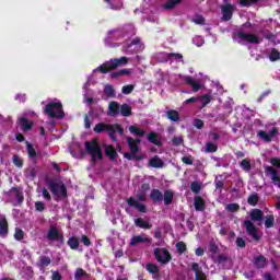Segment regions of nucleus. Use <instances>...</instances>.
<instances>
[{
	"mask_svg": "<svg viewBox=\"0 0 280 280\" xmlns=\"http://www.w3.org/2000/svg\"><path fill=\"white\" fill-rule=\"evenodd\" d=\"M270 163L273 167H278V170L280 171V159L279 158H271Z\"/></svg>",
	"mask_w": 280,
	"mask_h": 280,
	"instance_id": "obj_63",
	"label": "nucleus"
},
{
	"mask_svg": "<svg viewBox=\"0 0 280 280\" xmlns=\"http://www.w3.org/2000/svg\"><path fill=\"white\" fill-rule=\"evenodd\" d=\"M84 145L85 152L91 155V161L93 164L104 159V154L102 153V147H100V142L97 141V139L85 141Z\"/></svg>",
	"mask_w": 280,
	"mask_h": 280,
	"instance_id": "obj_2",
	"label": "nucleus"
},
{
	"mask_svg": "<svg viewBox=\"0 0 280 280\" xmlns=\"http://www.w3.org/2000/svg\"><path fill=\"white\" fill-rule=\"evenodd\" d=\"M119 110H120L119 103L113 101V102H110L109 105H108L107 115H108L109 117H117V115H119Z\"/></svg>",
	"mask_w": 280,
	"mask_h": 280,
	"instance_id": "obj_20",
	"label": "nucleus"
},
{
	"mask_svg": "<svg viewBox=\"0 0 280 280\" xmlns=\"http://www.w3.org/2000/svg\"><path fill=\"white\" fill-rule=\"evenodd\" d=\"M191 270L195 271V280H207V276L198 262H192Z\"/></svg>",
	"mask_w": 280,
	"mask_h": 280,
	"instance_id": "obj_17",
	"label": "nucleus"
},
{
	"mask_svg": "<svg viewBox=\"0 0 280 280\" xmlns=\"http://www.w3.org/2000/svg\"><path fill=\"white\" fill-rule=\"evenodd\" d=\"M241 8H252V5H257L259 0H238Z\"/></svg>",
	"mask_w": 280,
	"mask_h": 280,
	"instance_id": "obj_41",
	"label": "nucleus"
},
{
	"mask_svg": "<svg viewBox=\"0 0 280 280\" xmlns=\"http://www.w3.org/2000/svg\"><path fill=\"white\" fill-rule=\"evenodd\" d=\"M105 156H107L109 161L117 160V150H115V147L113 144L105 145Z\"/></svg>",
	"mask_w": 280,
	"mask_h": 280,
	"instance_id": "obj_21",
	"label": "nucleus"
},
{
	"mask_svg": "<svg viewBox=\"0 0 280 280\" xmlns=\"http://www.w3.org/2000/svg\"><path fill=\"white\" fill-rule=\"evenodd\" d=\"M243 226H245L247 235L253 237L255 242H259L261 240V236H259V234L257 233V226H255V223H253V221L245 220Z\"/></svg>",
	"mask_w": 280,
	"mask_h": 280,
	"instance_id": "obj_9",
	"label": "nucleus"
},
{
	"mask_svg": "<svg viewBox=\"0 0 280 280\" xmlns=\"http://www.w3.org/2000/svg\"><path fill=\"white\" fill-rule=\"evenodd\" d=\"M223 5H221L222 21H231L233 19V12H235V5L229 3V0H223Z\"/></svg>",
	"mask_w": 280,
	"mask_h": 280,
	"instance_id": "obj_7",
	"label": "nucleus"
},
{
	"mask_svg": "<svg viewBox=\"0 0 280 280\" xmlns=\"http://www.w3.org/2000/svg\"><path fill=\"white\" fill-rule=\"evenodd\" d=\"M175 248L177 249L178 255H183L187 252V244L185 242L180 241L176 243Z\"/></svg>",
	"mask_w": 280,
	"mask_h": 280,
	"instance_id": "obj_44",
	"label": "nucleus"
},
{
	"mask_svg": "<svg viewBox=\"0 0 280 280\" xmlns=\"http://www.w3.org/2000/svg\"><path fill=\"white\" fill-rule=\"evenodd\" d=\"M35 210L38 211L39 213H43V211H45V202L36 201L35 202Z\"/></svg>",
	"mask_w": 280,
	"mask_h": 280,
	"instance_id": "obj_62",
	"label": "nucleus"
},
{
	"mask_svg": "<svg viewBox=\"0 0 280 280\" xmlns=\"http://www.w3.org/2000/svg\"><path fill=\"white\" fill-rule=\"evenodd\" d=\"M104 94L107 97H115V89L113 88V85H106L104 89Z\"/></svg>",
	"mask_w": 280,
	"mask_h": 280,
	"instance_id": "obj_50",
	"label": "nucleus"
},
{
	"mask_svg": "<svg viewBox=\"0 0 280 280\" xmlns=\"http://www.w3.org/2000/svg\"><path fill=\"white\" fill-rule=\"evenodd\" d=\"M110 124H106V122H98L95 125L94 127V132L96 135H102V132H108V128H109Z\"/></svg>",
	"mask_w": 280,
	"mask_h": 280,
	"instance_id": "obj_30",
	"label": "nucleus"
},
{
	"mask_svg": "<svg viewBox=\"0 0 280 280\" xmlns=\"http://www.w3.org/2000/svg\"><path fill=\"white\" fill-rule=\"evenodd\" d=\"M164 205L170 207L172 202H174V192L172 190H165L163 194Z\"/></svg>",
	"mask_w": 280,
	"mask_h": 280,
	"instance_id": "obj_33",
	"label": "nucleus"
},
{
	"mask_svg": "<svg viewBox=\"0 0 280 280\" xmlns=\"http://www.w3.org/2000/svg\"><path fill=\"white\" fill-rule=\"evenodd\" d=\"M194 205H195L196 211H205V209H206L205 199H202V197H200V196L195 197Z\"/></svg>",
	"mask_w": 280,
	"mask_h": 280,
	"instance_id": "obj_29",
	"label": "nucleus"
},
{
	"mask_svg": "<svg viewBox=\"0 0 280 280\" xmlns=\"http://www.w3.org/2000/svg\"><path fill=\"white\" fill-rule=\"evenodd\" d=\"M51 265V258L49 256H40L39 261L37 262V266L39 268H47V266Z\"/></svg>",
	"mask_w": 280,
	"mask_h": 280,
	"instance_id": "obj_37",
	"label": "nucleus"
},
{
	"mask_svg": "<svg viewBox=\"0 0 280 280\" xmlns=\"http://www.w3.org/2000/svg\"><path fill=\"white\" fill-rule=\"evenodd\" d=\"M241 167H242V170L244 171V172H250V170H252V164H250V161H248V160H242L241 161Z\"/></svg>",
	"mask_w": 280,
	"mask_h": 280,
	"instance_id": "obj_51",
	"label": "nucleus"
},
{
	"mask_svg": "<svg viewBox=\"0 0 280 280\" xmlns=\"http://www.w3.org/2000/svg\"><path fill=\"white\" fill-rule=\"evenodd\" d=\"M172 143L175 148H178V145H183L185 143V139H183V137L175 136L172 139Z\"/></svg>",
	"mask_w": 280,
	"mask_h": 280,
	"instance_id": "obj_52",
	"label": "nucleus"
},
{
	"mask_svg": "<svg viewBox=\"0 0 280 280\" xmlns=\"http://www.w3.org/2000/svg\"><path fill=\"white\" fill-rule=\"evenodd\" d=\"M45 115L49 116L50 119H63L65 110H62V103L49 102L44 108Z\"/></svg>",
	"mask_w": 280,
	"mask_h": 280,
	"instance_id": "obj_4",
	"label": "nucleus"
},
{
	"mask_svg": "<svg viewBox=\"0 0 280 280\" xmlns=\"http://www.w3.org/2000/svg\"><path fill=\"white\" fill-rule=\"evenodd\" d=\"M247 202L250 205V207H257V205L259 203V194L253 192L252 195H249V197L247 198Z\"/></svg>",
	"mask_w": 280,
	"mask_h": 280,
	"instance_id": "obj_38",
	"label": "nucleus"
},
{
	"mask_svg": "<svg viewBox=\"0 0 280 280\" xmlns=\"http://www.w3.org/2000/svg\"><path fill=\"white\" fill-rule=\"evenodd\" d=\"M126 65H128V57L114 58L98 66L96 71L109 73V71H115L118 67H126Z\"/></svg>",
	"mask_w": 280,
	"mask_h": 280,
	"instance_id": "obj_3",
	"label": "nucleus"
},
{
	"mask_svg": "<svg viewBox=\"0 0 280 280\" xmlns=\"http://www.w3.org/2000/svg\"><path fill=\"white\" fill-rule=\"evenodd\" d=\"M13 164L15 167H23V159H21L19 155H13Z\"/></svg>",
	"mask_w": 280,
	"mask_h": 280,
	"instance_id": "obj_59",
	"label": "nucleus"
},
{
	"mask_svg": "<svg viewBox=\"0 0 280 280\" xmlns=\"http://www.w3.org/2000/svg\"><path fill=\"white\" fill-rule=\"evenodd\" d=\"M11 194H14L16 199V205H23L25 201V196H23V190L19 187H11L9 191H4L5 196H12Z\"/></svg>",
	"mask_w": 280,
	"mask_h": 280,
	"instance_id": "obj_13",
	"label": "nucleus"
},
{
	"mask_svg": "<svg viewBox=\"0 0 280 280\" xmlns=\"http://www.w3.org/2000/svg\"><path fill=\"white\" fill-rule=\"evenodd\" d=\"M136 200L138 201V202H145L147 200H148V194H145V192H138L137 195H136Z\"/></svg>",
	"mask_w": 280,
	"mask_h": 280,
	"instance_id": "obj_57",
	"label": "nucleus"
},
{
	"mask_svg": "<svg viewBox=\"0 0 280 280\" xmlns=\"http://www.w3.org/2000/svg\"><path fill=\"white\" fill-rule=\"evenodd\" d=\"M108 132V137L109 139L114 142L117 143L118 139H117V127L116 124H109V127L107 129Z\"/></svg>",
	"mask_w": 280,
	"mask_h": 280,
	"instance_id": "obj_28",
	"label": "nucleus"
},
{
	"mask_svg": "<svg viewBox=\"0 0 280 280\" xmlns=\"http://www.w3.org/2000/svg\"><path fill=\"white\" fill-rule=\"evenodd\" d=\"M180 3H183V0H167L164 3V10H174V8H177Z\"/></svg>",
	"mask_w": 280,
	"mask_h": 280,
	"instance_id": "obj_35",
	"label": "nucleus"
},
{
	"mask_svg": "<svg viewBox=\"0 0 280 280\" xmlns=\"http://www.w3.org/2000/svg\"><path fill=\"white\" fill-rule=\"evenodd\" d=\"M138 244H152V238L141 235L132 236L130 238L129 246H137Z\"/></svg>",
	"mask_w": 280,
	"mask_h": 280,
	"instance_id": "obj_15",
	"label": "nucleus"
},
{
	"mask_svg": "<svg viewBox=\"0 0 280 280\" xmlns=\"http://www.w3.org/2000/svg\"><path fill=\"white\" fill-rule=\"evenodd\" d=\"M269 60L271 62H277V60H280V52L277 50V48H272L271 52L269 55Z\"/></svg>",
	"mask_w": 280,
	"mask_h": 280,
	"instance_id": "obj_45",
	"label": "nucleus"
},
{
	"mask_svg": "<svg viewBox=\"0 0 280 280\" xmlns=\"http://www.w3.org/2000/svg\"><path fill=\"white\" fill-rule=\"evenodd\" d=\"M47 187L50 189L51 194L55 196V198H67V186H65V183H56V180L50 179L47 182Z\"/></svg>",
	"mask_w": 280,
	"mask_h": 280,
	"instance_id": "obj_5",
	"label": "nucleus"
},
{
	"mask_svg": "<svg viewBox=\"0 0 280 280\" xmlns=\"http://www.w3.org/2000/svg\"><path fill=\"white\" fill-rule=\"evenodd\" d=\"M153 255L156 261H159V264H163L164 266L172 261V254H170V250H167L166 248L161 249L156 247L153 249Z\"/></svg>",
	"mask_w": 280,
	"mask_h": 280,
	"instance_id": "obj_6",
	"label": "nucleus"
},
{
	"mask_svg": "<svg viewBox=\"0 0 280 280\" xmlns=\"http://www.w3.org/2000/svg\"><path fill=\"white\" fill-rule=\"evenodd\" d=\"M147 271L149 275H152L153 280H161V269L156 264L148 262Z\"/></svg>",
	"mask_w": 280,
	"mask_h": 280,
	"instance_id": "obj_14",
	"label": "nucleus"
},
{
	"mask_svg": "<svg viewBox=\"0 0 280 280\" xmlns=\"http://www.w3.org/2000/svg\"><path fill=\"white\" fill-rule=\"evenodd\" d=\"M166 58L168 60H172V58H175L176 60H183V54H178V52H168L166 54Z\"/></svg>",
	"mask_w": 280,
	"mask_h": 280,
	"instance_id": "obj_58",
	"label": "nucleus"
},
{
	"mask_svg": "<svg viewBox=\"0 0 280 280\" xmlns=\"http://www.w3.org/2000/svg\"><path fill=\"white\" fill-rule=\"evenodd\" d=\"M253 264H254L255 268H257L258 270H264V268H266V264H267L266 256L259 255V256L254 257Z\"/></svg>",
	"mask_w": 280,
	"mask_h": 280,
	"instance_id": "obj_19",
	"label": "nucleus"
},
{
	"mask_svg": "<svg viewBox=\"0 0 280 280\" xmlns=\"http://www.w3.org/2000/svg\"><path fill=\"white\" fill-rule=\"evenodd\" d=\"M276 135H279V129H277V127H273L269 133L265 130L257 131V137H259L261 141H265L266 143H270V141H272V137H276Z\"/></svg>",
	"mask_w": 280,
	"mask_h": 280,
	"instance_id": "obj_10",
	"label": "nucleus"
},
{
	"mask_svg": "<svg viewBox=\"0 0 280 280\" xmlns=\"http://www.w3.org/2000/svg\"><path fill=\"white\" fill-rule=\"evenodd\" d=\"M94 109L93 107L89 110L88 114H84V128L85 130H91V117H93Z\"/></svg>",
	"mask_w": 280,
	"mask_h": 280,
	"instance_id": "obj_36",
	"label": "nucleus"
},
{
	"mask_svg": "<svg viewBox=\"0 0 280 280\" xmlns=\"http://www.w3.org/2000/svg\"><path fill=\"white\" fill-rule=\"evenodd\" d=\"M226 211L230 213H237L240 211V203H229L225 206Z\"/></svg>",
	"mask_w": 280,
	"mask_h": 280,
	"instance_id": "obj_49",
	"label": "nucleus"
},
{
	"mask_svg": "<svg viewBox=\"0 0 280 280\" xmlns=\"http://www.w3.org/2000/svg\"><path fill=\"white\" fill-rule=\"evenodd\" d=\"M149 167H154L155 170H161L165 167V162L161 160L159 155H154L149 160Z\"/></svg>",
	"mask_w": 280,
	"mask_h": 280,
	"instance_id": "obj_18",
	"label": "nucleus"
},
{
	"mask_svg": "<svg viewBox=\"0 0 280 280\" xmlns=\"http://www.w3.org/2000/svg\"><path fill=\"white\" fill-rule=\"evenodd\" d=\"M129 131L131 135H136L137 137H145V131L137 126H130Z\"/></svg>",
	"mask_w": 280,
	"mask_h": 280,
	"instance_id": "obj_40",
	"label": "nucleus"
},
{
	"mask_svg": "<svg viewBox=\"0 0 280 280\" xmlns=\"http://www.w3.org/2000/svg\"><path fill=\"white\" fill-rule=\"evenodd\" d=\"M132 91H135V85H132V84L124 85L121 89V93H124V95H130V93H132Z\"/></svg>",
	"mask_w": 280,
	"mask_h": 280,
	"instance_id": "obj_55",
	"label": "nucleus"
},
{
	"mask_svg": "<svg viewBox=\"0 0 280 280\" xmlns=\"http://www.w3.org/2000/svg\"><path fill=\"white\" fill-rule=\"evenodd\" d=\"M205 152H207V153L218 152V144H215L213 142L206 143Z\"/></svg>",
	"mask_w": 280,
	"mask_h": 280,
	"instance_id": "obj_48",
	"label": "nucleus"
},
{
	"mask_svg": "<svg viewBox=\"0 0 280 280\" xmlns=\"http://www.w3.org/2000/svg\"><path fill=\"white\" fill-rule=\"evenodd\" d=\"M84 277H88L86 271H84L82 268H78L74 273V279H82Z\"/></svg>",
	"mask_w": 280,
	"mask_h": 280,
	"instance_id": "obj_54",
	"label": "nucleus"
},
{
	"mask_svg": "<svg viewBox=\"0 0 280 280\" xmlns=\"http://www.w3.org/2000/svg\"><path fill=\"white\" fill-rule=\"evenodd\" d=\"M249 218H250L252 222H262L264 221V211L255 208L252 210Z\"/></svg>",
	"mask_w": 280,
	"mask_h": 280,
	"instance_id": "obj_22",
	"label": "nucleus"
},
{
	"mask_svg": "<svg viewBox=\"0 0 280 280\" xmlns=\"http://www.w3.org/2000/svg\"><path fill=\"white\" fill-rule=\"evenodd\" d=\"M60 234L61 233L58 228H56V225H51L47 232V240H49V242H56Z\"/></svg>",
	"mask_w": 280,
	"mask_h": 280,
	"instance_id": "obj_23",
	"label": "nucleus"
},
{
	"mask_svg": "<svg viewBox=\"0 0 280 280\" xmlns=\"http://www.w3.org/2000/svg\"><path fill=\"white\" fill-rule=\"evenodd\" d=\"M119 113L122 117H130L132 115V107L125 103L120 106Z\"/></svg>",
	"mask_w": 280,
	"mask_h": 280,
	"instance_id": "obj_34",
	"label": "nucleus"
},
{
	"mask_svg": "<svg viewBox=\"0 0 280 280\" xmlns=\"http://www.w3.org/2000/svg\"><path fill=\"white\" fill-rule=\"evenodd\" d=\"M18 126H20L22 132H30L34 128V121L27 117H20L18 119Z\"/></svg>",
	"mask_w": 280,
	"mask_h": 280,
	"instance_id": "obj_12",
	"label": "nucleus"
},
{
	"mask_svg": "<svg viewBox=\"0 0 280 280\" xmlns=\"http://www.w3.org/2000/svg\"><path fill=\"white\" fill-rule=\"evenodd\" d=\"M24 237H25V232H23V230L16 228L15 233H14V240H16L18 242H21V240H24Z\"/></svg>",
	"mask_w": 280,
	"mask_h": 280,
	"instance_id": "obj_53",
	"label": "nucleus"
},
{
	"mask_svg": "<svg viewBox=\"0 0 280 280\" xmlns=\"http://www.w3.org/2000/svg\"><path fill=\"white\" fill-rule=\"evenodd\" d=\"M275 226V215L269 214L265 219V229H272Z\"/></svg>",
	"mask_w": 280,
	"mask_h": 280,
	"instance_id": "obj_43",
	"label": "nucleus"
},
{
	"mask_svg": "<svg viewBox=\"0 0 280 280\" xmlns=\"http://www.w3.org/2000/svg\"><path fill=\"white\" fill-rule=\"evenodd\" d=\"M26 150L30 159H36V149H34V145L32 143L26 141Z\"/></svg>",
	"mask_w": 280,
	"mask_h": 280,
	"instance_id": "obj_47",
	"label": "nucleus"
},
{
	"mask_svg": "<svg viewBox=\"0 0 280 280\" xmlns=\"http://www.w3.org/2000/svg\"><path fill=\"white\" fill-rule=\"evenodd\" d=\"M135 225L138 226V229H147V230L152 229V224H150V222L143 220V218H137L135 220Z\"/></svg>",
	"mask_w": 280,
	"mask_h": 280,
	"instance_id": "obj_31",
	"label": "nucleus"
},
{
	"mask_svg": "<svg viewBox=\"0 0 280 280\" xmlns=\"http://www.w3.org/2000/svg\"><path fill=\"white\" fill-rule=\"evenodd\" d=\"M121 75H130V70L129 69H122V70H118L116 72L110 73V78L113 80H116V78H121Z\"/></svg>",
	"mask_w": 280,
	"mask_h": 280,
	"instance_id": "obj_39",
	"label": "nucleus"
},
{
	"mask_svg": "<svg viewBox=\"0 0 280 280\" xmlns=\"http://www.w3.org/2000/svg\"><path fill=\"white\" fill-rule=\"evenodd\" d=\"M202 189V184H200V182H192L190 184V190L192 191V194H195L196 196H198V194H200V190Z\"/></svg>",
	"mask_w": 280,
	"mask_h": 280,
	"instance_id": "obj_42",
	"label": "nucleus"
},
{
	"mask_svg": "<svg viewBox=\"0 0 280 280\" xmlns=\"http://www.w3.org/2000/svg\"><path fill=\"white\" fill-rule=\"evenodd\" d=\"M9 233L8 219L5 217L0 219V237H7Z\"/></svg>",
	"mask_w": 280,
	"mask_h": 280,
	"instance_id": "obj_26",
	"label": "nucleus"
},
{
	"mask_svg": "<svg viewBox=\"0 0 280 280\" xmlns=\"http://www.w3.org/2000/svg\"><path fill=\"white\" fill-rule=\"evenodd\" d=\"M150 189H152V187H150V184H148V183L142 184L140 187V191L142 194H148V191H150Z\"/></svg>",
	"mask_w": 280,
	"mask_h": 280,
	"instance_id": "obj_64",
	"label": "nucleus"
},
{
	"mask_svg": "<svg viewBox=\"0 0 280 280\" xmlns=\"http://www.w3.org/2000/svg\"><path fill=\"white\" fill-rule=\"evenodd\" d=\"M128 207H132L133 209H137L139 213H148V207L141 202H139L135 197H129L127 199Z\"/></svg>",
	"mask_w": 280,
	"mask_h": 280,
	"instance_id": "obj_11",
	"label": "nucleus"
},
{
	"mask_svg": "<svg viewBox=\"0 0 280 280\" xmlns=\"http://www.w3.org/2000/svg\"><path fill=\"white\" fill-rule=\"evenodd\" d=\"M194 126L197 128V130H202L205 128V121H202V119L196 118Z\"/></svg>",
	"mask_w": 280,
	"mask_h": 280,
	"instance_id": "obj_61",
	"label": "nucleus"
},
{
	"mask_svg": "<svg viewBox=\"0 0 280 280\" xmlns=\"http://www.w3.org/2000/svg\"><path fill=\"white\" fill-rule=\"evenodd\" d=\"M140 143H141L140 139H133L132 137H128L127 145L130 152H125L124 159H127V161H143V159H145V155L143 153H139Z\"/></svg>",
	"mask_w": 280,
	"mask_h": 280,
	"instance_id": "obj_1",
	"label": "nucleus"
},
{
	"mask_svg": "<svg viewBox=\"0 0 280 280\" xmlns=\"http://www.w3.org/2000/svg\"><path fill=\"white\" fill-rule=\"evenodd\" d=\"M166 117L170 121L178 122L180 121V114L176 109H170L166 112Z\"/></svg>",
	"mask_w": 280,
	"mask_h": 280,
	"instance_id": "obj_27",
	"label": "nucleus"
},
{
	"mask_svg": "<svg viewBox=\"0 0 280 280\" xmlns=\"http://www.w3.org/2000/svg\"><path fill=\"white\" fill-rule=\"evenodd\" d=\"M69 248H71V250H78L80 248V240L78 238V236H71L68 242H67Z\"/></svg>",
	"mask_w": 280,
	"mask_h": 280,
	"instance_id": "obj_32",
	"label": "nucleus"
},
{
	"mask_svg": "<svg viewBox=\"0 0 280 280\" xmlns=\"http://www.w3.org/2000/svg\"><path fill=\"white\" fill-rule=\"evenodd\" d=\"M147 139L149 143H153V145H158V148L163 145V142H161V139H159V133L156 132H149Z\"/></svg>",
	"mask_w": 280,
	"mask_h": 280,
	"instance_id": "obj_25",
	"label": "nucleus"
},
{
	"mask_svg": "<svg viewBox=\"0 0 280 280\" xmlns=\"http://www.w3.org/2000/svg\"><path fill=\"white\" fill-rule=\"evenodd\" d=\"M199 102L201 103V108H205L208 104H211V96L209 94L199 96Z\"/></svg>",
	"mask_w": 280,
	"mask_h": 280,
	"instance_id": "obj_46",
	"label": "nucleus"
},
{
	"mask_svg": "<svg viewBox=\"0 0 280 280\" xmlns=\"http://www.w3.org/2000/svg\"><path fill=\"white\" fill-rule=\"evenodd\" d=\"M184 82L188 84V86H191L194 93H198L201 89L200 83L196 82L194 77H184Z\"/></svg>",
	"mask_w": 280,
	"mask_h": 280,
	"instance_id": "obj_24",
	"label": "nucleus"
},
{
	"mask_svg": "<svg viewBox=\"0 0 280 280\" xmlns=\"http://www.w3.org/2000/svg\"><path fill=\"white\" fill-rule=\"evenodd\" d=\"M225 261H231V257L224 255V254H220L217 257V264H225Z\"/></svg>",
	"mask_w": 280,
	"mask_h": 280,
	"instance_id": "obj_56",
	"label": "nucleus"
},
{
	"mask_svg": "<svg viewBox=\"0 0 280 280\" xmlns=\"http://www.w3.org/2000/svg\"><path fill=\"white\" fill-rule=\"evenodd\" d=\"M236 36L237 38H240V40H244L245 43H249L250 45H259V43H261L257 35L244 33V31L237 32Z\"/></svg>",
	"mask_w": 280,
	"mask_h": 280,
	"instance_id": "obj_8",
	"label": "nucleus"
},
{
	"mask_svg": "<svg viewBox=\"0 0 280 280\" xmlns=\"http://www.w3.org/2000/svg\"><path fill=\"white\" fill-rule=\"evenodd\" d=\"M150 200L153 205H161L163 202V192L156 188H153L149 195Z\"/></svg>",
	"mask_w": 280,
	"mask_h": 280,
	"instance_id": "obj_16",
	"label": "nucleus"
},
{
	"mask_svg": "<svg viewBox=\"0 0 280 280\" xmlns=\"http://www.w3.org/2000/svg\"><path fill=\"white\" fill-rule=\"evenodd\" d=\"M192 23H196V25H205V16L202 15H196L192 19Z\"/></svg>",
	"mask_w": 280,
	"mask_h": 280,
	"instance_id": "obj_60",
	"label": "nucleus"
}]
</instances>
